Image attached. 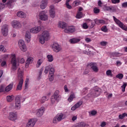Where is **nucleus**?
Returning a JSON list of instances; mask_svg holds the SVG:
<instances>
[{"label": "nucleus", "mask_w": 127, "mask_h": 127, "mask_svg": "<svg viewBox=\"0 0 127 127\" xmlns=\"http://www.w3.org/2000/svg\"><path fill=\"white\" fill-rule=\"evenodd\" d=\"M23 72L19 69L18 70V84L17 86L16 90H21L22 88L23 83Z\"/></svg>", "instance_id": "obj_1"}, {"label": "nucleus", "mask_w": 127, "mask_h": 127, "mask_svg": "<svg viewBox=\"0 0 127 127\" xmlns=\"http://www.w3.org/2000/svg\"><path fill=\"white\" fill-rule=\"evenodd\" d=\"M50 38V34L48 31H44L41 36H40V43L44 44L45 41H48Z\"/></svg>", "instance_id": "obj_2"}, {"label": "nucleus", "mask_w": 127, "mask_h": 127, "mask_svg": "<svg viewBox=\"0 0 127 127\" xmlns=\"http://www.w3.org/2000/svg\"><path fill=\"white\" fill-rule=\"evenodd\" d=\"M101 89L99 88H95L91 90L90 93L88 94V97L96 98L101 94Z\"/></svg>", "instance_id": "obj_3"}, {"label": "nucleus", "mask_w": 127, "mask_h": 127, "mask_svg": "<svg viewBox=\"0 0 127 127\" xmlns=\"http://www.w3.org/2000/svg\"><path fill=\"white\" fill-rule=\"evenodd\" d=\"M11 64H12L11 69L15 71L17 69V62L16 60V56L15 54L11 55V59L10 61Z\"/></svg>", "instance_id": "obj_4"}, {"label": "nucleus", "mask_w": 127, "mask_h": 127, "mask_svg": "<svg viewBox=\"0 0 127 127\" xmlns=\"http://www.w3.org/2000/svg\"><path fill=\"white\" fill-rule=\"evenodd\" d=\"M113 19L115 22L116 23V24L118 25V26H119L121 29L126 31H127V27L125 26L123 22L117 18L115 16H113Z\"/></svg>", "instance_id": "obj_5"}, {"label": "nucleus", "mask_w": 127, "mask_h": 127, "mask_svg": "<svg viewBox=\"0 0 127 127\" xmlns=\"http://www.w3.org/2000/svg\"><path fill=\"white\" fill-rule=\"evenodd\" d=\"M1 33L4 37L7 36V35H8V25H3L1 28Z\"/></svg>", "instance_id": "obj_6"}, {"label": "nucleus", "mask_w": 127, "mask_h": 127, "mask_svg": "<svg viewBox=\"0 0 127 127\" xmlns=\"http://www.w3.org/2000/svg\"><path fill=\"white\" fill-rule=\"evenodd\" d=\"M87 68H91L95 72H97L99 70L98 67L97 66V64L94 63H91L87 65Z\"/></svg>", "instance_id": "obj_7"}, {"label": "nucleus", "mask_w": 127, "mask_h": 127, "mask_svg": "<svg viewBox=\"0 0 127 127\" xmlns=\"http://www.w3.org/2000/svg\"><path fill=\"white\" fill-rule=\"evenodd\" d=\"M47 12L45 10H43L39 13V17L42 21H47L48 19V16L46 14Z\"/></svg>", "instance_id": "obj_8"}, {"label": "nucleus", "mask_w": 127, "mask_h": 127, "mask_svg": "<svg viewBox=\"0 0 127 127\" xmlns=\"http://www.w3.org/2000/svg\"><path fill=\"white\" fill-rule=\"evenodd\" d=\"M52 48L54 52L59 53L62 50L61 46L58 43H53Z\"/></svg>", "instance_id": "obj_9"}, {"label": "nucleus", "mask_w": 127, "mask_h": 127, "mask_svg": "<svg viewBox=\"0 0 127 127\" xmlns=\"http://www.w3.org/2000/svg\"><path fill=\"white\" fill-rule=\"evenodd\" d=\"M18 45L22 51L25 52L27 51V47L23 40H19L18 42Z\"/></svg>", "instance_id": "obj_10"}, {"label": "nucleus", "mask_w": 127, "mask_h": 127, "mask_svg": "<svg viewBox=\"0 0 127 127\" xmlns=\"http://www.w3.org/2000/svg\"><path fill=\"white\" fill-rule=\"evenodd\" d=\"M8 119L13 122H14L17 120V114L16 112H10L8 116Z\"/></svg>", "instance_id": "obj_11"}, {"label": "nucleus", "mask_w": 127, "mask_h": 127, "mask_svg": "<svg viewBox=\"0 0 127 127\" xmlns=\"http://www.w3.org/2000/svg\"><path fill=\"white\" fill-rule=\"evenodd\" d=\"M75 31V27L73 25L68 26L64 29V32L66 33H72Z\"/></svg>", "instance_id": "obj_12"}, {"label": "nucleus", "mask_w": 127, "mask_h": 127, "mask_svg": "<svg viewBox=\"0 0 127 127\" xmlns=\"http://www.w3.org/2000/svg\"><path fill=\"white\" fill-rule=\"evenodd\" d=\"M83 104V101L80 100L71 108V111H75L76 109L80 108Z\"/></svg>", "instance_id": "obj_13"}, {"label": "nucleus", "mask_w": 127, "mask_h": 127, "mask_svg": "<svg viewBox=\"0 0 127 127\" xmlns=\"http://www.w3.org/2000/svg\"><path fill=\"white\" fill-rule=\"evenodd\" d=\"M12 26L13 28H21L22 25L20 22L14 20L11 22Z\"/></svg>", "instance_id": "obj_14"}, {"label": "nucleus", "mask_w": 127, "mask_h": 127, "mask_svg": "<svg viewBox=\"0 0 127 127\" xmlns=\"http://www.w3.org/2000/svg\"><path fill=\"white\" fill-rule=\"evenodd\" d=\"M53 97L57 99V102H59L61 99V95L60 94V91L56 90Z\"/></svg>", "instance_id": "obj_15"}, {"label": "nucleus", "mask_w": 127, "mask_h": 127, "mask_svg": "<svg viewBox=\"0 0 127 127\" xmlns=\"http://www.w3.org/2000/svg\"><path fill=\"white\" fill-rule=\"evenodd\" d=\"M41 30V27L40 26H36L30 29V31L32 33L37 34Z\"/></svg>", "instance_id": "obj_16"}, {"label": "nucleus", "mask_w": 127, "mask_h": 127, "mask_svg": "<svg viewBox=\"0 0 127 127\" xmlns=\"http://www.w3.org/2000/svg\"><path fill=\"white\" fill-rule=\"evenodd\" d=\"M45 111V107H42L40 109H38L36 112V115L38 117H41L43 116Z\"/></svg>", "instance_id": "obj_17"}, {"label": "nucleus", "mask_w": 127, "mask_h": 127, "mask_svg": "<svg viewBox=\"0 0 127 127\" xmlns=\"http://www.w3.org/2000/svg\"><path fill=\"white\" fill-rule=\"evenodd\" d=\"M49 13L50 16L52 18H54L56 16V13L54 6H51L50 7Z\"/></svg>", "instance_id": "obj_18"}, {"label": "nucleus", "mask_w": 127, "mask_h": 127, "mask_svg": "<svg viewBox=\"0 0 127 127\" xmlns=\"http://www.w3.org/2000/svg\"><path fill=\"white\" fill-rule=\"evenodd\" d=\"M48 4V0H42V1H41V5L40 7L42 10L45 9Z\"/></svg>", "instance_id": "obj_19"}, {"label": "nucleus", "mask_w": 127, "mask_h": 127, "mask_svg": "<svg viewBox=\"0 0 127 127\" xmlns=\"http://www.w3.org/2000/svg\"><path fill=\"white\" fill-rule=\"evenodd\" d=\"M58 27L61 29H65L66 28L67 24L64 21H59L58 24Z\"/></svg>", "instance_id": "obj_20"}, {"label": "nucleus", "mask_w": 127, "mask_h": 127, "mask_svg": "<svg viewBox=\"0 0 127 127\" xmlns=\"http://www.w3.org/2000/svg\"><path fill=\"white\" fill-rule=\"evenodd\" d=\"M31 39V32L27 31L25 33V39L28 43L30 42Z\"/></svg>", "instance_id": "obj_21"}, {"label": "nucleus", "mask_w": 127, "mask_h": 127, "mask_svg": "<svg viewBox=\"0 0 127 127\" xmlns=\"http://www.w3.org/2000/svg\"><path fill=\"white\" fill-rule=\"evenodd\" d=\"M35 123L34 119H30L26 127H33Z\"/></svg>", "instance_id": "obj_22"}, {"label": "nucleus", "mask_w": 127, "mask_h": 127, "mask_svg": "<svg viewBox=\"0 0 127 127\" xmlns=\"http://www.w3.org/2000/svg\"><path fill=\"white\" fill-rule=\"evenodd\" d=\"M95 24L97 25H100V24H106V21L104 20L103 19H97L95 20Z\"/></svg>", "instance_id": "obj_23"}, {"label": "nucleus", "mask_w": 127, "mask_h": 127, "mask_svg": "<svg viewBox=\"0 0 127 127\" xmlns=\"http://www.w3.org/2000/svg\"><path fill=\"white\" fill-rule=\"evenodd\" d=\"M33 58H29L26 62V67H28V65L33 63Z\"/></svg>", "instance_id": "obj_24"}, {"label": "nucleus", "mask_w": 127, "mask_h": 127, "mask_svg": "<svg viewBox=\"0 0 127 127\" xmlns=\"http://www.w3.org/2000/svg\"><path fill=\"white\" fill-rule=\"evenodd\" d=\"M56 117H57L59 122L65 119V117H64V115L63 113H60V114H58V115Z\"/></svg>", "instance_id": "obj_25"}, {"label": "nucleus", "mask_w": 127, "mask_h": 127, "mask_svg": "<svg viewBox=\"0 0 127 127\" xmlns=\"http://www.w3.org/2000/svg\"><path fill=\"white\" fill-rule=\"evenodd\" d=\"M13 86V83L9 84L8 86H7L5 87V91L6 92H9L10 91H11L12 90Z\"/></svg>", "instance_id": "obj_26"}, {"label": "nucleus", "mask_w": 127, "mask_h": 127, "mask_svg": "<svg viewBox=\"0 0 127 127\" xmlns=\"http://www.w3.org/2000/svg\"><path fill=\"white\" fill-rule=\"evenodd\" d=\"M17 16L20 18H24L26 16V14L22 11H19L17 12Z\"/></svg>", "instance_id": "obj_27"}, {"label": "nucleus", "mask_w": 127, "mask_h": 127, "mask_svg": "<svg viewBox=\"0 0 127 127\" xmlns=\"http://www.w3.org/2000/svg\"><path fill=\"white\" fill-rule=\"evenodd\" d=\"M70 41L71 44H76L80 42V39L73 38V39H70Z\"/></svg>", "instance_id": "obj_28"}, {"label": "nucleus", "mask_w": 127, "mask_h": 127, "mask_svg": "<svg viewBox=\"0 0 127 127\" xmlns=\"http://www.w3.org/2000/svg\"><path fill=\"white\" fill-rule=\"evenodd\" d=\"M13 2V0H9L7 3V6L9 9H11L12 8V3Z\"/></svg>", "instance_id": "obj_29"}, {"label": "nucleus", "mask_w": 127, "mask_h": 127, "mask_svg": "<svg viewBox=\"0 0 127 127\" xmlns=\"http://www.w3.org/2000/svg\"><path fill=\"white\" fill-rule=\"evenodd\" d=\"M75 98V95L74 94H70L69 97L68 98L67 100L69 102H71Z\"/></svg>", "instance_id": "obj_30"}, {"label": "nucleus", "mask_w": 127, "mask_h": 127, "mask_svg": "<svg viewBox=\"0 0 127 127\" xmlns=\"http://www.w3.org/2000/svg\"><path fill=\"white\" fill-rule=\"evenodd\" d=\"M21 107V102H15V109L16 110H20Z\"/></svg>", "instance_id": "obj_31"}, {"label": "nucleus", "mask_w": 127, "mask_h": 127, "mask_svg": "<svg viewBox=\"0 0 127 127\" xmlns=\"http://www.w3.org/2000/svg\"><path fill=\"white\" fill-rule=\"evenodd\" d=\"M126 117H127V113H124L122 114H119L118 118L120 120H123Z\"/></svg>", "instance_id": "obj_32"}, {"label": "nucleus", "mask_w": 127, "mask_h": 127, "mask_svg": "<svg viewBox=\"0 0 127 127\" xmlns=\"http://www.w3.org/2000/svg\"><path fill=\"white\" fill-rule=\"evenodd\" d=\"M13 99H14L13 95L7 96L6 99L8 102H11L12 100H13Z\"/></svg>", "instance_id": "obj_33"}, {"label": "nucleus", "mask_w": 127, "mask_h": 127, "mask_svg": "<svg viewBox=\"0 0 127 127\" xmlns=\"http://www.w3.org/2000/svg\"><path fill=\"white\" fill-rule=\"evenodd\" d=\"M83 17V12H77V13L76 15V18L77 19H81Z\"/></svg>", "instance_id": "obj_34"}, {"label": "nucleus", "mask_w": 127, "mask_h": 127, "mask_svg": "<svg viewBox=\"0 0 127 127\" xmlns=\"http://www.w3.org/2000/svg\"><path fill=\"white\" fill-rule=\"evenodd\" d=\"M49 80L50 82H52V81L54 79V74L49 73L48 75Z\"/></svg>", "instance_id": "obj_35"}, {"label": "nucleus", "mask_w": 127, "mask_h": 127, "mask_svg": "<svg viewBox=\"0 0 127 127\" xmlns=\"http://www.w3.org/2000/svg\"><path fill=\"white\" fill-rule=\"evenodd\" d=\"M70 0H66V2H65V5L66 6V8L71 9L72 8V6L69 5V2H70Z\"/></svg>", "instance_id": "obj_36"}, {"label": "nucleus", "mask_w": 127, "mask_h": 127, "mask_svg": "<svg viewBox=\"0 0 127 127\" xmlns=\"http://www.w3.org/2000/svg\"><path fill=\"white\" fill-rule=\"evenodd\" d=\"M86 127V124H85L84 123L81 122L80 123L78 124L77 125H75L73 127Z\"/></svg>", "instance_id": "obj_37"}, {"label": "nucleus", "mask_w": 127, "mask_h": 127, "mask_svg": "<svg viewBox=\"0 0 127 127\" xmlns=\"http://www.w3.org/2000/svg\"><path fill=\"white\" fill-rule=\"evenodd\" d=\"M106 9L107 11L110 12H114L115 11L114 7L113 6H107L106 7Z\"/></svg>", "instance_id": "obj_38"}, {"label": "nucleus", "mask_w": 127, "mask_h": 127, "mask_svg": "<svg viewBox=\"0 0 127 127\" xmlns=\"http://www.w3.org/2000/svg\"><path fill=\"white\" fill-rule=\"evenodd\" d=\"M88 113L89 117H91V116H94L97 114V111L95 110H92L91 111H89Z\"/></svg>", "instance_id": "obj_39"}, {"label": "nucleus", "mask_w": 127, "mask_h": 127, "mask_svg": "<svg viewBox=\"0 0 127 127\" xmlns=\"http://www.w3.org/2000/svg\"><path fill=\"white\" fill-rule=\"evenodd\" d=\"M47 100H48V99H47L46 96H43L42 97V99H40V102L41 103L43 104Z\"/></svg>", "instance_id": "obj_40"}, {"label": "nucleus", "mask_w": 127, "mask_h": 127, "mask_svg": "<svg viewBox=\"0 0 127 127\" xmlns=\"http://www.w3.org/2000/svg\"><path fill=\"white\" fill-rule=\"evenodd\" d=\"M101 31L104 32V33H107L108 31V29L107 27V26L105 25V26H103L101 27Z\"/></svg>", "instance_id": "obj_41"}, {"label": "nucleus", "mask_w": 127, "mask_h": 127, "mask_svg": "<svg viewBox=\"0 0 127 127\" xmlns=\"http://www.w3.org/2000/svg\"><path fill=\"white\" fill-rule=\"evenodd\" d=\"M44 61L42 59H40L37 62V64L36 65L37 67H39L43 63Z\"/></svg>", "instance_id": "obj_42"}, {"label": "nucleus", "mask_w": 127, "mask_h": 127, "mask_svg": "<svg viewBox=\"0 0 127 127\" xmlns=\"http://www.w3.org/2000/svg\"><path fill=\"white\" fill-rule=\"evenodd\" d=\"M47 58L48 59V61L49 62H52L54 60V58L52 55H48L47 56Z\"/></svg>", "instance_id": "obj_43"}, {"label": "nucleus", "mask_w": 127, "mask_h": 127, "mask_svg": "<svg viewBox=\"0 0 127 127\" xmlns=\"http://www.w3.org/2000/svg\"><path fill=\"white\" fill-rule=\"evenodd\" d=\"M56 102H57V99L52 96L51 98V103L52 104H54L56 103Z\"/></svg>", "instance_id": "obj_44"}, {"label": "nucleus", "mask_w": 127, "mask_h": 127, "mask_svg": "<svg viewBox=\"0 0 127 127\" xmlns=\"http://www.w3.org/2000/svg\"><path fill=\"white\" fill-rule=\"evenodd\" d=\"M50 65L46 66V67H45V71H44L45 73H46V74L48 73L49 71L50 70Z\"/></svg>", "instance_id": "obj_45"}, {"label": "nucleus", "mask_w": 127, "mask_h": 127, "mask_svg": "<svg viewBox=\"0 0 127 127\" xmlns=\"http://www.w3.org/2000/svg\"><path fill=\"white\" fill-rule=\"evenodd\" d=\"M116 78H118V79L122 80L124 78V74L122 73H119L116 75Z\"/></svg>", "instance_id": "obj_46"}, {"label": "nucleus", "mask_w": 127, "mask_h": 127, "mask_svg": "<svg viewBox=\"0 0 127 127\" xmlns=\"http://www.w3.org/2000/svg\"><path fill=\"white\" fill-rule=\"evenodd\" d=\"M5 91V87L3 85H1L0 87V92L2 93Z\"/></svg>", "instance_id": "obj_47"}, {"label": "nucleus", "mask_w": 127, "mask_h": 127, "mask_svg": "<svg viewBox=\"0 0 127 127\" xmlns=\"http://www.w3.org/2000/svg\"><path fill=\"white\" fill-rule=\"evenodd\" d=\"M127 86V84L124 83V84L121 86V88H122V92H125V90Z\"/></svg>", "instance_id": "obj_48"}, {"label": "nucleus", "mask_w": 127, "mask_h": 127, "mask_svg": "<svg viewBox=\"0 0 127 127\" xmlns=\"http://www.w3.org/2000/svg\"><path fill=\"white\" fill-rule=\"evenodd\" d=\"M106 74L108 76H111V77H112V76H113V74H112V71L111 70H107L106 72Z\"/></svg>", "instance_id": "obj_49"}, {"label": "nucleus", "mask_w": 127, "mask_h": 127, "mask_svg": "<svg viewBox=\"0 0 127 127\" xmlns=\"http://www.w3.org/2000/svg\"><path fill=\"white\" fill-rule=\"evenodd\" d=\"M58 122H60L59 120H58L57 117L55 116V117H54V118L53 119V123L54 124H57Z\"/></svg>", "instance_id": "obj_50"}, {"label": "nucleus", "mask_w": 127, "mask_h": 127, "mask_svg": "<svg viewBox=\"0 0 127 127\" xmlns=\"http://www.w3.org/2000/svg\"><path fill=\"white\" fill-rule=\"evenodd\" d=\"M5 7V5L3 3H0V10L3 9Z\"/></svg>", "instance_id": "obj_51"}, {"label": "nucleus", "mask_w": 127, "mask_h": 127, "mask_svg": "<svg viewBox=\"0 0 127 127\" xmlns=\"http://www.w3.org/2000/svg\"><path fill=\"white\" fill-rule=\"evenodd\" d=\"M0 51H2V52H5V48H4V46L3 45L0 46Z\"/></svg>", "instance_id": "obj_52"}, {"label": "nucleus", "mask_w": 127, "mask_h": 127, "mask_svg": "<svg viewBox=\"0 0 127 127\" xmlns=\"http://www.w3.org/2000/svg\"><path fill=\"white\" fill-rule=\"evenodd\" d=\"M79 1L78 0H75L73 2V5H74V6H77L78 5H79Z\"/></svg>", "instance_id": "obj_53"}, {"label": "nucleus", "mask_w": 127, "mask_h": 127, "mask_svg": "<svg viewBox=\"0 0 127 127\" xmlns=\"http://www.w3.org/2000/svg\"><path fill=\"white\" fill-rule=\"evenodd\" d=\"M54 72H55V68L53 67H50L49 74L53 73V74H54Z\"/></svg>", "instance_id": "obj_54"}, {"label": "nucleus", "mask_w": 127, "mask_h": 127, "mask_svg": "<svg viewBox=\"0 0 127 127\" xmlns=\"http://www.w3.org/2000/svg\"><path fill=\"white\" fill-rule=\"evenodd\" d=\"M94 12L95 14H98L100 12L99 9L97 8V7H95L94 8Z\"/></svg>", "instance_id": "obj_55"}, {"label": "nucleus", "mask_w": 127, "mask_h": 127, "mask_svg": "<svg viewBox=\"0 0 127 127\" xmlns=\"http://www.w3.org/2000/svg\"><path fill=\"white\" fill-rule=\"evenodd\" d=\"M43 71V68H41V69H40L38 79H41Z\"/></svg>", "instance_id": "obj_56"}, {"label": "nucleus", "mask_w": 127, "mask_h": 127, "mask_svg": "<svg viewBox=\"0 0 127 127\" xmlns=\"http://www.w3.org/2000/svg\"><path fill=\"white\" fill-rule=\"evenodd\" d=\"M82 28L84 29H88V27L86 23H84L82 24Z\"/></svg>", "instance_id": "obj_57"}, {"label": "nucleus", "mask_w": 127, "mask_h": 127, "mask_svg": "<svg viewBox=\"0 0 127 127\" xmlns=\"http://www.w3.org/2000/svg\"><path fill=\"white\" fill-rule=\"evenodd\" d=\"M107 44H108L107 42H105V41L101 42L100 43V45L102 46H106Z\"/></svg>", "instance_id": "obj_58"}, {"label": "nucleus", "mask_w": 127, "mask_h": 127, "mask_svg": "<svg viewBox=\"0 0 127 127\" xmlns=\"http://www.w3.org/2000/svg\"><path fill=\"white\" fill-rule=\"evenodd\" d=\"M112 2L113 3H119L120 0H112Z\"/></svg>", "instance_id": "obj_59"}, {"label": "nucleus", "mask_w": 127, "mask_h": 127, "mask_svg": "<svg viewBox=\"0 0 127 127\" xmlns=\"http://www.w3.org/2000/svg\"><path fill=\"white\" fill-rule=\"evenodd\" d=\"M64 90L65 92H68L69 91L67 85H65L64 87Z\"/></svg>", "instance_id": "obj_60"}, {"label": "nucleus", "mask_w": 127, "mask_h": 127, "mask_svg": "<svg viewBox=\"0 0 127 127\" xmlns=\"http://www.w3.org/2000/svg\"><path fill=\"white\" fill-rule=\"evenodd\" d=\"M21 102L20 98L19 96H16L15 98V102Z\"/></svg>", "instance_id": "obj_61"}, {"label": "nucleus", "mask_w": 127, "mask_h": 127, "mask_svg": "<svg viewBox=\"0 0 127 127\" xmlns=\"http://www.w3.org/2000/svg\"><path fill=\"white\" fill-rule=\"evenodd\" d=\"M122 7L127 8V2H125L122 3Z\"/></svg>", "instance_id": "obj_62"}, {"label": "nucleus", "mask_w": 127, "mask_h": 127, "mask_svg": "<svg viewBox=\"0 0 127 127\" xmlns=\"http://www.w3.org/2000/svg\"><path fill=\"white\" fill-rule=\"evenodd\" d=\"M6 65V62L5 61H3L1 63V66H3L4 65Z\"/></svg>", "instance_id": "obj_63"}, {"label": "nucleus", "mask_w": 127, "mask_h": 127, "mask_svg": "<svg viewBox=\"0 0 127 127\" xmlns=\"http://www.w3.org/2000/svg\"><path fill=\"white\" fill-rule=\"evenodd\" d=\"M113 55L115 57H119L120 55V53H113Z\"/></svg>", "instance_id": "obj_64"}]
</instances>
